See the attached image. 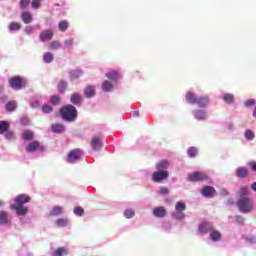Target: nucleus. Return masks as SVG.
I'll return each mask as SVG.
<instances>
[{
    "label": "nucleus",
    "mask_w": 256,
    "mask_h": 256,
    "mask_svg": "<svg viewBox=\"0 0 256 256\" xmlns=\"http://www.w3.org/2000/svg\"><path fill=\"white\" fill-rule=\"evenodd\" d=\"M81 75H83V71H81L79 69L72 70L70 72L71 79H79V77H81Z\"/></svg>",
    "instance_id": "f704fd0d"
},
{
    "label": "nucleus",
    "mask_w": 256,
    "mask_h": 256,
    "mask_svg": "<svg viewBox=\"0 0 256 256\" xmlns=\"http://www.w3.org/2000/svg\"><path fill=\"white\" fill-rule=\"evenodd\" d=\"M194 117L195 119H197L198 121H205V119H207V111L205 110H197L194 112Z\"/></svg>",
    "instance_id": "dca6fc26"
},
{
    "label": "nucleus",
    "mask_w": 256,
    "mask_h": 256,
    "mask_svg": "<svg viewBox=\"0 0 256 256\" xmlns=\"http://www.w3.org/2000/svg\"><path fill=\"white\" fill-rule=\"evenodd\" d=\"M50 49H52L53 51H57V49H59L61 47V43H59V41H53L49 44Z\"/></svg>",
    "instance_id": "79ce46f5"
},
{
    "label": "nucleus",
    "mask_w": 256,
    "mask_h": 256,
    "mask_svg": "<svg viewBox=\"0 0 256 256\" xmlns=\"http://www.w3.org/2000/svg\"><path fill=\"white\" fill-rule=\"evenodd\" d=\"M58 29L62 33H65V31H67V29H69V22H67V20L60 21L58 24Z\"/></svg>",
    "instance_id": "c85d7f7f"
},
{
    "label": "nucleus",
    "mask_w": 256,
    "mask_h": 256,
    "mask_svg": "<svg viewBox=\"0 0 256 256\" xmlns=\"http://www.w3.org/2000/svg\"><path fill=\"white\" fill-rule=\"evenodd\" d=\"M85 95L88 98L95 97V87H93V86L86 87Z\"/></svg>",
    "instance_id": "2f4dec72"
},
{
    "label": "nucleus",
    "mask_w": 256,
    "mask_h": 256,
    "mask_svg": "<svg viewBox=\"0 0 256 256\" xmlns=\"http://www.w3.org/2000/svg\"><path fill=\"white\" fill-rule=\"evenodd\" d=\"M213 231V224L211 222H202L198 225V233L200 235H207Z\"/></svg>",
    "instance_id": "6e6552de"
},
{
    "label": "nucleus",
    "mask_w": 256,
    "mask_h": 256,
    "mask_svg": "<svg viewBox=\"0 0 256 256\" xmlns=\"http://www.w3.org/2000/svg\"><path fill=\"white\" fill-rule=\"evenodd\" d=\"M82 155H83V151H81L80 149H75L70 151L68 154V163H73L78 159H81Z\"/></svg>",
    "instance_id": "1a4fd4ad"
},
{
    "label": "nucleus",
    "mask_w": 256,
    "mask_h": 256,
    "mask_svg": "<svg viewBox=\"0 0 256 256\" xmlns=\"http://www.w3.org/2000/svg\"><path fill=\"white\" fill-rule=\"evenodd\" d=\"M188 181L191 183H201L203 181H209V175L205 172L196 171L188 175Z\"/></svg>",
    "instance_id": "39448f33"
},
{
    "label": "nucleus",
    "mask_w": 256,
    "mask_h": 256,
    "mask_svg": "<svg viewBox=\"0 0 256 256\" xmlns=\"http://www.w3.org/2000/svg\"><path fill=\"white\" fill-rule=\"evenodd\" d=\"M60 115L64 121H75L77 119V108L73 105H66L60 109Z\"/></svg>",
    "instance_id": "f03ea898"
},
{
    "label": "nucleus",
    "mask_w": 256,
    "mask_h": 256,
    "mask_svg": "<svg viewBox=\"0 0 256 256\" xmlns=\"http://www.w3.org/2000/svg\"><path fill=\"white\" fill-rule=\"evenodd\" d=\"M240 213H251L253 211V200L249 197L240 198L237 201Z\"/></svg>",
    "instance_id": "20e7f679"
},
{
    "label": "nucleus",
    "mask_w": 256,
    "mask_h": 256,
    "mask_svg": "<svg viewBox=\"0 0 256 256\" xmlns=\"http://www.w3.org/2000/svg\"><path fill=\"white\" fill-rule=\"evenodd\" d=\"M8 85L11 89H14V91H19L27 87V80L21 76H14L8 79Z\"/></svg>",
    "instance_id": "7ed1b4c3"
},
{
    "label": "nucleus",
    "mask_w": 256,
    "mask_h": 256,
    "mask_svg": "<svg viewBox=\"0 0 256 256\" xmlns=\"http://www.w3.org/2000/svg\"><path fill=\"white\" fill-rule=\"evenodd\" d=\"M21 23L11 22L9 25V31H19L21 30Z\"/></svg>",
    "instance_id": "c9c22d12"
},
{
    "label": "nucleus",
    "mask_w": 256,
    "mask_h": 256,
    "mask_svg": "<svg viewBox=\"0 0 256 256\" xmlns=\"http://www.w3.org/2000/svg\"><path fill=\"white\" fill-rule=\"evenodd\" d=\"M9 214L5 211H0V225H7Z\"/></svg>",
    "instance_id": "cd10ccee"
},
{
    "label": "nucleus",
    "mask_w": 256,
    "mask_h": 256,
    "mask_svg": "<svg viewBox=\"0 0 256 256\" xmlns=\"http://www.w3.org/2000/svg\"><path fill=\"white\" fill-rule=\"evenodd\" d=\"M21 124H22V125H29V119H27V118H22V119H21Z\"/></svg>",
    "instance_id": "13d9d810"
},
{
    "label": "nucleus",
    "mask_w": 256,
    "mask_h": 256,
    "mask_svg": "<svg viewBox=\"0 0 256 256\" xmlns=\"http://www.w3.org/2000/svg\"><path fill=\"white\" fill-rule=\"evenodd\" d=\"M124 217H126V219H132V217H135V211H133L131 209H127L124 212Z\"/></svg>",
    "instance_id": "a18cd8bd"
},
{
    "label": "nucleus",
    "mask_w": 256,
    "mask_h": 256,
    "mask_svg": "<svg viewBox=\"0 0 256 256\" xmlns=\"http://www.w3.org/2000/svg\"><path fill=\"white\" fill-rule=\"evenodd\" d=\"M22 139H24V141H33V139H35V133L31 130H24Z\"/></svg>",
    "instance_id": "a211bd4d"
},
{
    "label": "nucleus",
    "mask_w": 256,
    "mask_h": 256,
    "mask_svg": "<svg viewBox=\"0 0 256 256\" xmlns=\"http://www.w3.org/2000/svg\"><path fill=\"white\" fill-rule=\"evenodd\" d=\"M196 104H198V107H207V105H209V97L201 96L197 98Z\"/></svg>",
    "instance_id": "f3484780"
},
{
    "label": "nucleus",
    "mask_w": 256,
    "mask_h": 256,
    "mask_svg": "<svg viewBox=\"0 0 256 256\" xmlns=\"http://www.w3.org/2000/svg\"><path fill=\"white\" fill-rule=\"evenodd\" d=\"M102 90L107 93L109 91H113V83L110 81L106 80L102 83Z\"/></svg>",
    "instance_id": "a878e982"
},
{
    "label": "nucleus",
    "mask_w": 256,
    "mask_h": 256,
    "mask_svg": "<svg viewBox=\"0 0 256 256\" xmlns=\"http://www.w3.org/2000/svg\"><path fill=\"white\" fill-rule=\"evenodd\" d=\"M236 223H239L240 225H245V218L242 216H236Z\"/></svg>",
    "instance_id": "5fc2aeb1"
},
{
    "label": "nucleus",
    "mask_w": 256,
    "mask_h": 256,
    "mask_svg": "<svg viewBox=\"0 0 256 256\" xmlns=\"http://www.w3.org/2000/svg\"><path fill=\"white\" fill-rule=\"evenodd\" d=\"M173 219H176L177 221H181L185 219V213L183 212H174L172 214Z\"/></svg>",
    "instance_id": "ea45409f"
},
{
    "label": "nucleus",
    "mask_w": 256,
    "mask_h": 256,
    "mask_svg": "<svg viewBox=\"0 0 256 256\" xmlns=\"http://www.w3.org/2000/svg\"><path fill=\"white\" fill-rule=\"evenodd\" d=\"M19 5L22 9H27L31 5V0H20Z\"/></svg>",
    "instance_id": "49530a36"
},
{
    "label": "nucleus",
    "mask_w": 256,
    "mask_h": 256,
    "mask_svg": "<svg viewBox=\"0 0 256 256\" xmlns=\"http://www.w3.org/2000/svg\"><path fill=\"white\" fill-rule=\"evenodd\" d=\"M59 103H61V98L58 95H54L51 97L52 105H59Z\"/></svg>",
    "instance_id": "de8ad7c7"
},
{
    "label": "nucleus",
    "mask_w": 256,
    "mask_h": 256,
    "mask_svg": "<svg viewBox=\"0 0 256 256\" xmlns=\"http://www.w3.org/2000/svg\"><path fill=\"white\" fill-rule=\"evenodd\" d=\"M236 177H238V179H247V177H249V169L244 166H239L236 169Z\"/></svg>",
    "instance_id": "9b49d317"
},
{
    "label": "nucleus",
    "mask_w": 256,
    "mask_h": 256,
    "mask_svg": "<svg viewBox=\"0 0 256 256\" xmlns=\"http://www.w3.org/2000/svg\"><path fill=\"white\" fill-rule=\"evenodd\" d=\"M70 101L73 105H79L83 101V97L79 93H74L71 95Z\"/></svg>",
    "instance_id": "aec40b11"
},
{
    "label": "nucleus",
    "mask_w": 256,
    "mask_h": 256,
    "mask_svg": "<svg viewBox=\"0 0 256 256\" xmlns=\"http://www.w3.org/2000/svg\"><path fill=\"white\" fill-rule=\"evenodd\" d=\"M52 133H63L65 127L62 124H54L51 126Z\"/></svg>",
    "instance_id": "c756f323"
},
{
    "label": "nucleus",
    "mask_w": 256,
    "mask_h": 256,
    "mask_svg": "<svg viewBox=\"0 0 256 256\" xmlns=\"http://www.w3.org/2000/svg\"><path fill=\"white\" fill-rule=\"evenodd\" d=\"M245 137L248 141H253V139H255V133L251 130H246Z\"/></svg>",
    "instance_id": "37998d69"
},
{
    "label": "nucleus",
    "mask_w": 256,
    "mask_h": 256,
    "mask_svg": "<svg viewBox=\"0 0 256 256\" xmlns=\"http://www.w3.org/2000/svg\"><path fill=\"white\" fill-rule=\"evenodd\" d=\"M17 109V102L15 101H9L6 104V110L7 111H15Z\"/></svg>",
    "instance_id": "4c0bfd02"
},
{
    "label": "nucleus",
    "mask_w": 256,
    "mask_h": 256,
    "mask_svg": "<svg viewBox=\"0 0 256 256\" xmlns=\"http://www.w3.org/2000/svg\"><path fill=\"white\" fill-rule=\"evenodd\" d=\"M63 255H69V249L65 247H59L53 253V256H63Z\"/></svg>",
    "instance_id": "5701e85b"
},
{
    "label": "nucleus",
    "mask_w": 256,
    "mask_h": 256,
    "mask_svg": "<svg viewBox=\"0 0 256 256\" xmlns=\"http://www.w3.org/2000/svg\"><path fill=\"white\" fill-rule=\"evenodd\" d=\"M56 223L58 227H67L68 221L67 219H58Z\"/></svg>",
    "instance_id": "09e8293b"
},
{
    "label": "nucleus",
    "mask_w": 256,
    "mask_h": 256,
    "mask_svg": "<svg viewBox=\"0 0 256 256\" xmlns=\"http://www.w3.org/2000/svg\"><path fill=\"white\" fill-rule=\"evenodd\" d=\"M91 147L93 151H101V149H103V142L99 136H93L91 140Z\"/></svg>",
    "instance_id": "9d476101"
},
{
    "label": "nucleus",
    "mask_w": 256,
    "mask_h": 256,
    "mask_svg": "<svg viewBox=\"0 0 256 256\" xmlns=\"http://www.w3.org/2000/svg\"><path fill=\"white\" fill-rule=\"evenodd\" d=\"M67 87H69V83H67V81L61 80L58 83V91H59V93H65V91H67Z\"/></svg>",
    "instance_id": "bb28decb"
},
{
    "label": "nucleus",
    "mask_w": 256,
    "mask_h": 256,
    "mask_svg": "<svg viewBox=\"0 0 256 256\" xmlns=\"http://www.w3.org/2000/svg\"><path fill=\"white\" fill-rule=\"evenodd\" d=\"M63 213V207L61 206H55L51 211L50 215L52 217H57V215H61Z\"/></svg>",
    "instance_id": "7c9ffc66"
},
{
    "label": "nucleus",
    "mask_w": 256,
    "mask_h": 256,
    "mask_svg": "<svg viewBox=\"0 0 256 256\" xmlns=\"http://www.w3.org/2000/svg\"><path fill=\"white\" fill-rule=\"evenodd\" d=\"M209 237L214 242L221 241V232H219L218 230H212L210 231Z\"/></svg>",
    "instance_id": "4be33fe9"
},
{
    "label": "nucleus",
    "mask_w": 256,
    "mask_h": 256,
    "mask_svg": "<svg viewBox=\"0 0 256 256\" xmlns=\"http://www.w3.org/2000/svg\"><path fill=\"white\" fill-rule=\"evenodd\" d=\"M27 153H35V151H45V146L39 141H32L25 147Z\"/></svg>",
    "instance_id": "0eeeda50"
},
{
    "label": "nucleus",
    "mask_w": 256,
    "mask_h": 256,
    "mask_svg": "<svg viewBox=\"0 0 256 256\" xmlns=\"http://www.w3.org/2000/svg\"><path fill=\"white\" fill-rule=\"evenodd\" d=\"M216 193H217V191L215 190V188L213 186H205L202 189V195L204 197H215Z\"/></svg>",
    "instance_id": "4468645a"
},
{
    "label": "nucleus",
    "mask_w": 256,
    "mask_h": 256,
    "mask_svg": "<svg viewBox=\"0 0 256 256\" xmlns=\"http://www.w3.org/2000/svg\"><path fill=\"white\" fill-rule=\"evenodd\" d=\"M187 103H190V105H195L197 103V97L195 96V93L188 92L185 96Z\"/></svg>",
    "instance_id": "6ab92c4d"
},
{
    "label": "nucleus",
    "mask_w": 256,
    "mask_h": 256,
    "mask_svg": "<svg viewBox=\"0 0 256 256\" xmlns=\"http://www.w3.org/2000/svg\"><path fill=\"white\" fill-rule=\"evenodd\" d=\"M21 19L25 25H29V23L33 21V14H31L29 11H24L21 14Z\"/></svg>",
    "instance_id": "2eb2a0df"
},
{
    "label": "nucleus",
    "mask_w": 256,
    "mask_h": 256,
    "mask_svg": "<svg viewBox=\"0 0 256 256\" xmlns=\"http://www.w3.org/2000/svg\"><path fill=\"white\" fill-rule=\"evenodd\" d=\"M187 209V205H185V203L183 202H177L175 204V211L176 212H182L185 211Z\"/></svg>",
    "instance_id": "72a5a7b5"
},
{
    "label": "nucleus",
    "mask_w": 256,
    "mask_h": 256,
    "mask_svg": "<svg viewBox=\"0 0 256 256\" xmlns=\"http://www.w3.org/2000/svg\"><path fill=\"white\" fill-rule=\"evenodd\" d=\"M3 205H5V203H3V201L0 200V207H3Z\"/></svg>",
    "instance_id": "052dcab7"
},
{
    "label": "nucleus",
    "mask_w": 256,
    "mask_h": 256,
    "mask_svg": "<svg viewBox=\"0 0 256 256\" xmlns=\"http://www.w3.org/2000/svg\"><path fill=\"white\" fill-rule=\"evenodd\" d=\"M223 99L225 103H228V104H231L233 103V101H235V97L233 96V94H224Z\"/></svg>",
    "instance_id": "a19ab883"
},
{
    "label": "nucleus",
    "mask_w": 256,
    "mask_h": 256,
    "mask_svg": "<svg viewBox=\"0 0 256 256\" xmlns=\"http://www.w3.org/2000/svg\"><path fill=\"white\" fill-rule=\"evenodd\" d=\"M159 195H168L169 193V188L167 187H161L158 191Z\"/></svg>",
    "instance_id": "3c124183"
},
{
    "label": "nucleus",
    "mask_w": 256,
    "mask_h": 256,
    "mask_svg": "<svg viewBox=\"0 0 256 256\" xmlns=\"http://www.w3.org/2000/svg\"><path fill=\"white\" fill-rule=\"evenodd\" d=\"M188 156L193 158V157H197V148L196 147H190L187 151Z\"/></svg>",
    "instance_id": "c03bdc74"
},
{
    "label": "nucleus",
    "mask_w": 256,
    "mask_h": 256,
    "mask_svg": "<svg viewBox=\"0 0 256 256\" xmlns=\"http://www.w3.org/2000/svg\"><path fill=\"white\" fill-rule=\"evenodd\" d=\"M153 215L154 217H158L159 219H163L167 215V210H165V207L158 206L153 209Z\"/></svg>",
    "instance_id": "ddd939ff"
},
{
    "label": "nucleus",
    "mask_w": 256,
    "mask_h": 256,
    "mask_svg": "<svg viewBox=\"0 0 256 256\" xmlns=\"http://www.w3.org/2000/svg\"><path fill=\"white\" fill-rule=\"evenodd\" d=\"M0 93H3V86L0 87Z\"/></svg>",
    "instance_id": "680f3d73"
},
{
    "label": "nucleus",
    "mask_w": 256,
    "mask_h": 256,
    "mask_svg": "<svg viewBox=\"0 0 256 256\" xmlns=\"http://www.w3.org/2000/svg\"><path fill=\"white\" fill-rule=\"evenodd\" d=\"M134 116L139 117V111H134Z\"/></svg>",
    "instance_id": "bf43d9fd"
},
{
    "label": "nucleus",
    "mask_w": 256,
    "mask_h": 256,
    "mask_svg": "<svg viewBox=\"0 0 256 256\" xmlns=\"http://www.w3.org/2000/svg\"><path fill=\"white\" fill-rule=\"evenodd\" d=\"M165 179H169V171L167 170H158L152 174V181L155 183H161Z\"/></svg>",
    "instance_id": "423d86ee"
},
{
    "label": "nucleus",
    "mask_w": 256,
    "mask_h": 256,
    "mask_svg": "<svg viewBox=\"0 0 256 256\" xmlns=\"http://www.w3.org/2000/svg\"><path fill=\"white\" fill-rule=\"evenodd\" d=\"M106 77L111 81H119V72L112 70L106 74Z\"/></svg>",
    "instance_id": "b1692460"
},
{
    "label": "nucleus",
    "mask_w": 256,
    "mask_h": 256,
    "mask_svg": "<svg viewBox=\"0 0 256 256\" xmlns=\"http://www.w3.org/2000/svg\"><path fill=\"white\" fill-rule=\"evenodd\" d=\"M39 7H41V1L32 0V9H39Z\"/></svg>",
    "instance_id": "8fccbe9b"
},
{
    "label": "nucleus",
    "mask_w": 256,
    "mask_h": 256,
    "mask_svg": "<svg viewBox=\"0 0 256 256\" xmlns=\"http://www.w3.org/2000/svg\"><path fill=\"white\" fill-rule=\"evenodd\" d=\"M74 215L78 217H83L85 215V210L81 206H77L74 208Z\"/></svg>",
    "instance_id": "58836bf2"
},
{
    "label": "nucleus",
    "mask_w": 256,
    "mask_h": 256,
    "mask_svg": "<svg viewBox=\"0 0 256 256\" xmlns=\"http://www.w3.org/2000/svg\"><path fill=\"white\" fill-rule=\"evenodd\" d=\"M10 124L7 121H0V135L9 131Z\"/></svg>",
    "instance_id": "393cba45"
},
{
    "label": "nucleus",
    "mask_w": 256,
    "mask_h": 256,
    "mask_svg": "<svg viewBox=\"0 0 256 256\" xmlns=\"http://www.w3.org/2000/svg\"><path fill=\"white\" fill-rule=\"evenodd\" d=\"M255 103H256L255 99H249L244 103V105H245V107H253V105H255Z\"/></svg>",
    "instance_id": "603ef678"
},
{
    "label": "nucleus",
    "mask_w": 256,
    "mask_h": 256,
    "mask_svg": "<svg viewBox=\"0 0 256 256\" xmlns=\"http://www.w3.org/2000/svg\"><path fill=\"white\" fill-rule=\"evenodd\" d=\"M54 59H55V58L53 57V53H51V52H46V53H44V55H43L44 63H52V61H53Z\"/></svg>",
    "instance_id": "473e14b6"
},
{
    "label": "nucleus",
    "mask_w": 256,
    "mask_h": 256,
    "mask_svg": "<svg viewBox=\"0 0 256 256\" xmlns=\"http://www.w3.org/2000/svg\"><path fill=\"white\" fill-rule=\"evenodd\" d=\"M42 111L43 113H51V111H53V107L46 105L42 107Z\"/></svg>",
    "instance_id": "864d4df0"
},
{
    "label": "nucleus",
    "mask_w": 256,
    "mask_h": 256,
    "mask_svg": "<svg viewBox=\"0 0 256 256\" xmlns=\"http://www.w3.org/2000/svg\"><path fill=\"white\" fill-rule=\"evenodd\" d=\"M238 195L239 197H241V199H243L244 197H247V195H249V188L241 187L238 191Z\"/></svg>",
    "instance_id": "e433bc0d"
},
{
    "label": "nucleus",
    "mask_w": 256,
    "mask_h": 256,
    "mask_svg": "<svg viewBox=\"0 0 256 256\" xmlns=\"http://www.w3.org/2000/svg\"><path fill=\"white\" fill-rule=\"evenodd\" d=\"M169 161L167 160H162L158 164H156V169L157 171H165V169H169Z\"/></svg>",
    "instance_id": "412c9836"
},
{
    "label": "nucleus",
    "mask_w": 256,
    "mask_h": 256,
    "mask_svg": "<svg viewBox=\"0 0 256 256\" xmlns=\"http://www.w3.org/2000/svg\"><path fill=\"white\" fill-rule=\"evenodd\" d=\"M54 32L53 30H43L40 32L39 39L40 41H51L53 39Z\"/></svg>",
    "instance_id": "f8f14e48"
},
{
    "label": "nucleus",
    "mask_w": 256,
    "mask_h": 256,
    "mask_svg": "<svg viewBox=\"0 0 256 256\" xmlns=\"http://www.w3.org/2000/svg\"><path fill=\"white\" fill-rule=\"evenodd\" d=\"M5 137L6 139H13V132H9V130L7 132H5Z\"/></svg>",
    "instance_id": "4d7b16f0"
},
{
    "label": "nucleus",
    "mask_w": 256,
    "mask_h": 256,
    "mask_svg": "<svg viewBox=\"0 0 256 256\" xmlns=\"http://www.w3.org/2000/svg\"><path fill=\"white\" fill-rule=\"evenodd\" d=\"M30 202L31 197H29V195L20 194L15 198L14 204L10 205V209H12V211H16L17 215H27V213H29V209L27 206L23 205Z\"/></svg>",
    "instance_id": "f257e3e1"
},
{
    "label": "nucleus",
    "mask_w": 256,
    "mask_h": 256,
    "mask_svg": "<svg viewBox=\"0 0 256 256\" xmlns=\"http://www.w3.org/2000/svg\"><path fill=\"white\" fill-rule=\"evenodd\" d=\"M64 45L66 46V47H72V45H73V39H68V40H66L65 42H64Z\"/></svg>",
    "instance_id": "6e6d98bb"
}]
</instances>
